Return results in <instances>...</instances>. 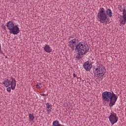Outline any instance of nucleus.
Here are the masks:
<instances>
[{
    "mask_svg": "<svg viewBox=\"0 0 126 126\" xmlns=\"http://www.w3.org/2000/svg\"><path fill=\"white\" fill-rule=\"evenodd\" d=\"M6 90L8 92H9V93H10L11 91V87H8L7 89H6Z\"/></svg>",
    "mask_w": 126,
    "mask_h": 126,
    "instance_id": "nucleus-17",
    "label": "nucleus"
},
{
    "mask_svg": "<svg viewBox=\"0 0 126 126\" xmlns=\"http://www.w3.org/2000/svg\"><path fill=\"white\" fill-rule=\"evenodd\" d=\"M53 126H64V125H62V124H60V122L56 120L53 122Z\"/></svg>",
    "mask_w": 126,
    "mask_h": 126,
    "instance_id": "nucleus-14",
    "label": "nucleus"
},
{
    "mask_svg": "<svg viewBox=\"0 0 126 126\" xmlns=\"http://www.w3.org/2000/svg\"><path fill=\"white\" fill-rule=\"evenodd\" d=\"M44 49L46 53H51L52 52V49L49 45H45Z\"/></svg>",
    "mask_w": 126,
    "mask_h": 126,
    "instance_id": "nucleus-12",
    "label": "nucleus"
},
{
    "mask_svg": "<svg viewBox=\"0 0 126 126\" xmlns=\"http://www.w3.org/2000/svg\"><path fill=\"white\" fill-rule=\"evenodd\" d=\"M46 109L47 114H50V112L52 111V104L50 103H46Z\"/></svg>",
    "mask_w": 126,
    "mask_h": 126,
    "instance_id": "nucleus-10",
    "label": "nucleus"
},
{
    "mask_svg": "<svg viewBox=\"0 0 126 126\" xmlns=\"http://www.w3.org/2000/svg\"><path fill=\"white\" fill-rule=\"evenodd\" d=\"M108 118L112 126H113L114 124H116V123L118 122V120H119L118 116H117V114L114 112L110 113V115Z\"/></svg>",
    "mask_w": 126,
    "mask_h": 126,
    "instance_id": "nucleus-8",
    "label": "nucleus"
},
{
    "mask_svg": "<svg viewBox=\"0 0 126 126\" xmlns=\"http://www.w3.org/2000/svg\"><path fill=\"white\" fill-rule=\"evenodd\" d=\"M41 96H46V94H41Z\"/></svg>",
    "mask_w": 126,
    "mask_h": 126,
    "instance_id": "nucleus-20",
    "label": "nucleus"
},
{
    "mask_svg": "<svg viewBox=\"0 0 126 126\" xmlns=\"http://www.w3.org/2000/svg\"><path fill=\"white\" fill-rule=\"evenodd\" d=\"M118 9L121 11V12H123V15H126V10L125 8H123V6L121 5H119L118 6Z\"/></svg>",
    "mask_w": 126,
    "mask_h": 126,
    "instance_id": "nucleus-11",
    "label": "nucleus"
},
{
    "mask_svg": "<svg viewBox=\"0 0 126 126\" xmlns=\"http://www.w3.org/2000/svg\"><path fill=\"white\" fill-rule=\"evenodd\" d=\"M92 66V64H91V63H90V61H89L84 63L83 67L87 71H89V70L91 69Z\"/></svg>",
    "mask_w": 126,
    "mask_h": 126,
    "instance_id": "nucleus-9",
    "label": "nucleus"
},
{
    "mask_svg": "<svg viewBox=\"0 0 126 126\" xmlns=\"http://www.w3.org/2000/svg\"><path fill=\"white\" fill-rule=\"evenodd\" d=\"M78 42V39L76 38L73 39L69 41L68 43V46L71 49H72V51L74 50V48H75V50H78L80 49V48H83L85 46H88L87 43H85L84 42H80L77 44Z\"/></svg>",
    "mask_w": 126,
    "mask_h": 126,
    "instance_id": "nucleus-3",
    "label": "nucleus"
},
{
    "mask_svg": "<svg viewBox=\"0 0 126 126\" xmlns=\"http://www.w3.org/2000/svg\"><path fill=\"white\" fill-rule=\"evenodd\" d=\"M73 75L74 77H76V75L75 74V73H73Z\"/></svg>",
    "mask_w": 126,
    "mask_h": 126,
    "instance_id": "nucleus-21",
    "label": "nucleus"
},
{
    "mask_svg": "<svg viewBox=\"0 0 126 126\" xmlns=\"http://www.w3.org/2000/svg\"><path fill=\"white\" fill-rule=\"evenodd\" d=\"M82 82L86 83V80H83Z\"/></svg>",
    "mask_w": 126,
    "mask_h": 126,
    "instance_id": "nucleus-22",
    "label": "nucleus"
},
{
    "mask_svg": "<svg viewBox=\"0 0 126 126\" xmlns=\"http://www.w3.org/2000/svg\"><path fill=\"white\" fill-rule=\"evenodd\" d=\"M70 38L71 39H73L74 38V34H72L69 38V40H70Z\"/></svg>",
    "mask_w": 126,
    "mask_h": 126,
    "instance_id": "nucleus-18",
    "label": "nucleus"
},
{
    "mask_svg": "<svg viewBox=\"0 0 126 126\" xmlns=\"http://www.w3.org/2000/svg\"><path fill=\"white\" fill-rule=\"evenodd\" d=\"M2 28L4 29V30H5V26L3 24L2 25Z\"/></svg>",
    "mask_w": 126,
    "mask_h": 126,
    "instance_id": "nucleus-19",
    "label": "nucleus"
},
{
    "mask_svg": "<svg viewBox=\"0 0 126 126\" xmlns=\"http://www.w3.org/2000/svg\"><path fill=\"white\" fill-rule=\"evenodd\" d=\"M1 50V46L0 45V51Z\"/></svg>",
    "mask_w": 126,
    "mask_h": 126,
    "instance_id": "nucleus-23",
    "label": "nucleus"
},
{
    "mask_svg": "<svg viewBox=\"0 0 126 126\" xmlns=\"http://www.w3.org/2000/svg\"><path fill=\"white\" fill-rule=\"evenodd\" d=\"M6 26L8 30H9L11 34H13V35H17V34L20 32V30L18 27V25H14V24L12 21H9L7 22L6 23Z\"/></svg>",
    "mask_w": 126,
    "mask_h": 126,
    "instance_id": "nucleus-4",
    "label": "nucleus"
},
{
    "mask_svg": "<svg viewBox=\"0 0 126 126\" xmlns=\"http://www.w3.org/2000/svg\"><path fill=\"white\" fill-rule=\"evenodd\" d=\"M40 85H41V83H39L38 84H37L36 85V88H38V89L42 88V86H40Z\"/></svg>",
    "mask_w": 126,
    "mask_h": 126,
    "instance_id": "nucleus-16",
    "label": "nucleus"
},
{
    "mask_svg": "<svg viewBox=\"0 0 126 126\" xmlns=\"http://www.w3.org/2000/svg\"><path fill=\"white\" fill-rule=\"evenodd\" d=\"M94 77L96 79H103L106 73V68L102 64H97L93 68Z\"/></svg>",
    "mask_w": 126,
    "mask_h": 126,
    "instance_id": "nucleus-2",
    "label": "nucleus"
},
{
    "mask_svg": "<svg viewBox=\"0 0 126 126\" xmlns=\"http://www.w3.org/2000/svg\"><path fill=\"white\" fill-rule=\"evenodd\" d=\"M100 11L97 14V18L98 19V21L100 23H108V16L106 13H105V9L104 8H100Z\"/></svg>",
    "mask_w": 126,
    "mask_h": 126,
    "instance_id": "nucleus-5",
    "label": "nucleus"
},
{
    "mask_svg": "<svg viewBox=\"0 0 126 126\" xmlns=\"http://www.w3.org/2000/svg\"><path fill=\"white\" fill-rule=\"evenodd\" d=\"M102 100L106 102H110L109 104V107H113L118 100V95H116L114 92H104L102 94Z\"/></svg>",
    "mask_w": 126,
    "mask_h": 126,
    "instance_id": "nucleus-1",
    "label": "nucleus"
},
{
    "mask_svg": "<svg viewBox=\"0 0 126 126\" xmlns=\"http://www.w3.org/2000/svg\"><path fill=\"white\" fill-rule=\"evenodd\" d=\"M10 79L11 81L9 80L8 79L4 80L3 84L5 87H8V86L11 85L12 90H14L16 86V81L13 77H11Z\"/></svg>",
    "mask_w": 126,
    "mask_h": 126,
    "instance_id": "nucleus-6",
    "label": "nucleus"
},
{
    "mask_svg": "<svg viewBox=\"0 0 126 126\" xmlns=\"http://www.w3.org/2000/svg\"><path fill=\"white\" fill-rule=\"evenodd\" d=\"M77 79H79V77H77Z\"/></svg>",
    "mask_w": 126,
    "mask_h": 126,
    "instance_id": "nucleus-24",
    "label": "nucleus"
},
{
    "mask_svg": "<svg viewBox=\"0 0 126 126\" xmlns=\"http://www.w3.org/2000/svg\"><path fill=\"white\" fill-rule=\"evenodd\" d=\"M77 51H78V54L76 56V59H77V60H80V59H81L80 56H83V55H85V54L88 53V51H89V46L87 45V46L84 47H80V49H77Z\"/></svg>",
    "mask_w": 126,
    "mask_h": 126,
    "instance_id": "nucleus-7",
    "label": "nucleus"
},
{
    "mask_svg": "<svg viewBox=\"0 0 126 126\" xmlns=\"http://www.w3.org/2000/svg\"><path fill=\"white\" fill-rule=\"evenodd\" d=\"M106 14L109 17H112V16H113V13L111 9H107L106 10Z\"/></svg>",
    "mask_w": 126,
    "mask_h": 126,
    "instance_id": "nucleus-13",
    "label": "nucleus"
},
{
    "mask_svg": "<svg viewBox=\"0 0 126 126\" xmlns=\"http://www.w3.org/2000/svg\"><path fill=\"white\" fill-rule=\"evenodd\" d=\"M34 119H35V117H34V114H29V121H30V122H31L32 121H34Z\"/></svg>",
    "mask_w": 126,
    "mask_h": 126,
    "instance_id": "nucleus-15",
    "label": "nucleus"
}]
</instances>
